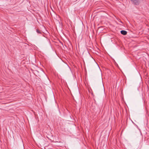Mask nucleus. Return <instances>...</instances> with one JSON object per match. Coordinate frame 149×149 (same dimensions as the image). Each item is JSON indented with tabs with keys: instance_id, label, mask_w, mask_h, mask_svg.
<instances>
[{
	"instance_id": "obj_1",
	"label": "nucleus",
	"mask_w": 149,
	"mask_h": 149,
	"mask_svg": "<svg viewBox=\"0 0 149 149\" xmlns=\"http://www.w3.org/2000/svg\"><path fill=\"white\" fill-rule=\"evenodd\" d=\"M130 1L135 5H137L139 3V0H130Z\"/></svg>"
},
{
	"instance_id": "obj_2",
	"label": "nucleus",
	"mask_w": 149,
	"mask_h": 149,
	"mask_svg": "<svg viewBox=\"0 0 149 149\" xmlns=\"http://www.w3.org/2000/svg\"><path fill=\"white\" fill-rule=\"evenodd\" d=\"M120 33L121 34L123 35H126L127 34V32L125 30H122L120 31Z\"/></svg>"
},
{
	"instance_id": "obj_3",
	"label": "nucleus",
	"mask_w": 149,
	"mask_h": 149,
	"mask_svg": "<svg viewBox=\"0 0 149 149\" xmlns=\"http://www.w3.org/2000/svg\"><path fill=\"white\" fill-rule=\"evenodd\" d=\"M36 32L38 33H39H39H41V31L40 30H39L38 29H37L36 30Z\"/></svg>"
}]
</instances>
